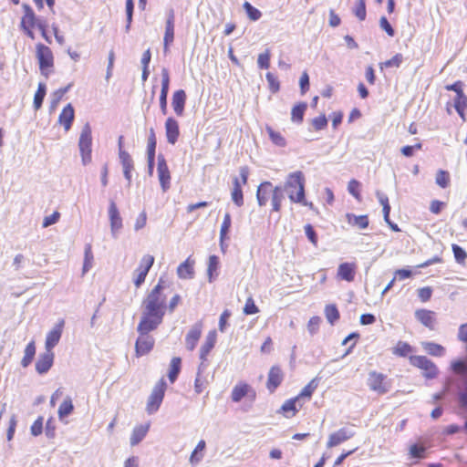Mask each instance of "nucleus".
<instances>
[{
	"label": "nucleus",
	"mask_w": 467,
	"mask_h": 467,
	"mask_svg": "<svg viewBox=\"0 0 467 467\" xmlns=\"http://www.w3.org/2000/svg\"><path fill=\"white\" fill-rule=\"evenodd\" d=\"M348 190L349 193L355 197L358 201L361 200L360 194V182L355 179L349 181L348 184Z\"/></svg>",
	"instance_id": "58"
},
{
	"label": "nucleus",
	"mask_w": 467,
	"mask_h": 467,
	"mask_svg": "<svg viewBox=\"0 0 467 467\" xmlns=\"http://www.w3.org/2000/svg\"><path fill=\"white\" fill-rule=\"evenodd\" d=\"M217 341V333L216 331L211 330L208 332L205 337L204 343L202 345L200 349V358L202 362L207 361V358L210 354V352L214 348Z\"/></svg>",
	"instance_id": "25"
},
{
	"label": "nucleus",
	"mask_w": 467,
	"mask_h": 467,
	"mask_svg": "<svg viewBox=\"0 0 467 467\" xmlns=\"http://www.w3.org/2000/svg\"><path fill=\"white\" fill-rule=\"evenodd\" d=\"M202 331V325L201 323L195 324L187 333L185 337V345L188 350L192 351L201 338Z\"/></svg>",
	"instance_id": "27"
},
{
	"label": "nucleus",
	"mask_w": 467,
	"mask_h": 467,
	"mask_svg": "<svg viewBox=\"0 0 467 467\" xmlns=\"http://www.w3.org/2000/svg\"><path fill=\"white\" fill-rule=\"evenodd\" d=\"M315 130L318 131L324 130L327 126V119L324 114L314 118L311 121Z\"/></svg>",
	"instance_id": "63"
},
{
	"label": "nucleus",
	"mask_w": 467,
	"mask_h": 467,
	"mask_svg": "<svg viewBox=\"0 0 467 467\" xmlns=\"http://www.w3.org/2000/svg\"><path fill=\"white\" fill-rule=\"evenodd\" d=\"M36 351V348L35 340H31L27 343L24 350V357L21 359V365L23 368H27L32 363Z\"/></svg>",
	"instance_id": "36"
},
{
	"label": "nucleus",
	"mask_w": 467,
	"mask_h": 467,
	"mask_svg": "<svg viewBox=\"0 0 467 467\" xmlns=\"http://www.w3.org/2000/svg\"><path fill=\"white\" fill-rule=\"evenodd\" d=\"M65 326L64 319H60L55 327L47 333L45 341V349L47 351H53V348L58 344L63 328Z\"/></svg>",
	"instance_id": "15"
},
{
	"label": "nucleus",
	"mask_w": 467,
	"mask_h": 467,
	"mask_svg": "<svg viewBox=\"0 0 467 467\" xmlns=\"http://www.w3.org/2000/svg\"><path fill=\"white\" fill-rule=\"evenodd\" d=\"M74 410V406L72 403V400L69 397H67L63 402L60 404L58 408V417L60 419L68 416L70 413H72Z\"/></svg>",
	"instance_id": "47"
},
{
	"label": "nucleus",
	"mask_w": 467,
	"mask_h": 467,
	"mask_svg": "<svg viewBox=\"0 0 467 467\" xmlns=\"http://www.w3.org/2000/svg\"><path fill=\"white\" fill-rule=\"evenodd\" d=\"M445 89L456 93V96L453 99V106L456 111H461V109H467V96L463 92L462 81L457 80L452 84L446 85Z\"/></svg>",
	"instance_id": "12"
},
{
	"label": "nucleus",
	"mask_w": 467,
	"mask_h": 467,
	"mask_svg": "<svg viewBox=\"0 0 467 467\" xmlns=\"http://www.w3.org/2000/svg\"><path fill=\"white\" fill-rule=\"evenodd\" d=\"M268 88L272 93H276L280 89V82L278 78L271 72H267L265 75Z\"/></svg>",
	"instance_id": "60"
},
{
	"label": "nucleus",
	"mask_w": 467,
	"mask_h": 467,
	"mask_svg": "<svg viewBox=\"0 0 467 467\" xmlns=\"http://www.w3.org/2000/svg\"><path fill=\"white\" fill-rule=\"evenodd\" d=\"M245 397L254 401L256 399V391L250 384L240 381L233 388L231 399L234 402H239Z\"/></svg>",
	"instance_id": "11"
},
{
	"label": "nucleus",
	"mask_w": 467,
	"mask_h": 467,
	"mask_svg": "<svg viewBox=\"0 0 467 467\" xmlns=\"http://www.w3.org/2000/svg\"><path fill=\"white\" fill-rule=\"evenodd\" d=\"M163 281L160 280L142 302V306L148 310L164 317L167 308L166 296L163 293Z\"/></svg>",
	"instance_id": "2"
},
{
	"label": "nucleus",
	"mask_w": 467,
	"mask_h": 467,
	"mask_svg": "<svg viewBox=\"0 0 467 467\" xmlns=\"http://www.w3.org/2000/svg\"><path fill=\"white\" fill-rule=\"evenodd\" d=\"M403 61V56L401 54H396L390 59L379 63L380 69L384 67H399Z\"/></svg>",
	"instance_id": "53"
},
{
	"label": "nucleus",
	"mask_w": 467,
	"mask_h": 467,
	"mask_svg": "<svg viewBox=\"0 0 467 467\" xmlns=\"http://www.w3.org/2000/svg\"><path fill=\"white\" fill-rule=\"evenodd\" d=\"M74 119L75 110L73 106L69 103L62 109L57 121L61 126H63L65 131L67 132L71 129Z\"/></svg>",
	"instance_id": "26"
},
{
	"label": "nucleus",
	"mask_w": 467,
	"mask_h": 467,
	"mask_svg": "<svg viewBox=\"0 0 467 467\" xmlns=\"http://www.w3.org/2000/svg\"><path fill=\"white\" fill-rule=\"evenodd\" d=\"M318 386V379L317 378H315L313 379H311L303 389L302 390L298 393L297 396H296V398H298V400L301 401V402H304V400H309L313 395V393L315 392V390L317 389Z\"/></svg>",
	"instance_id": "35"
},
{
	"label": "nucleus",
	"mask_w": 467,
	"mask_h": 467,
	"mask_svg": "<svg viewBox=\"0 0 467 467\" xmlns=\"http://www.w3.org/2000/svg\"><path fill=\"white\" fill-rule=\"evenodd\" d=\"M232 316V312L229 309H224L220 316L218 328L221 332H224L229 326V319Z\"/></svg>",
	"instance_id": "62"
},
{
	"label": "nucleus",
	"mask_w": 467,
	"mask_h": 467,
	"mask_svg": "<svg viewBox=\"0 0 467 467\" xmlns=\"http://www.w3.org/2000/svg\"><path fill=\"white\" fill-rule=\"evenodd\" d=\"M206 443L203 440H201L196 445L194 451L192 452L190 461L192 463H196L202 458V451H204Z\"/></svg>",
	"instance_id": "52"
},
{
	"label": "nucleus",
	"mask_w": 467,
	"mask_h": 467,
	"mask_svg": "<svg viewBox=\"0 0 467 467\" xmlns=\"http://www.w3.org/2000/svg\"><path fill=\"white\" fill-rule=\"evenodd\" d=\"M166 388L167 386L163 379H161L154 386L146 405V410L149 414L154 413L159 410L163 400Z\"/></svg>",
	"instance_id": "7"
},
{
	"label": "nucleus",
	"mask_w": 467,
	"mask_h": 467,
	"mask_svg": "<svg viewBox=\"0 0 467 467\" xmlns=\"http://www.w3.org/2000/svg\"><path fill=\"white\" fill-rule=\"evenodd\" d=\"M306 109L307 104L306 102H299L295 105L291 110V120L295 123H301Z\"/></svg>",
	"instance_id": "40"
},
{
	"label": "nucleus",
	"mask_w": 467,
	"mask_h": 467,
	"mask_svg": "<svg viewBox=\"0 0 467 467\" xmlns=\"http://www.w3.org/2000/svg\"><path fill=\"white\" fill-rule=\"evenodd\" d=\"M154 264V256L151 254H145L140 262V265L136 268L135 272L148 275L150 269Z\"/></svg>",
	"instance_id": "42"
},
{
	"label": "nucleus",
	"mask_w": 467,
	"mask_h": 467,
	"mask_svg": "<svg viewBox=\"0 0 467 467\" xmlns=\"http://www.w3.org/2000/svg\"><path fill=\"white\" fill-rule=\"evenodd\" d=\"M122 139V137H119V158L123 168L124 177L130 182L131 181V171L134 168V165L131 156L129 154V152L123 150Z\"/></svg>",
	"instance_id": "17"
},
{
	"label": "nucleus",
	"mask_w": 467,
	"mask_h": 467,
	"mask_svg": "<svg viewBox=\"0 0 467 467\" xmlns=\"http://www.w3.org/2000/svg\"><path fill=\"white\" fill-rule=\"evenodd\" d=\"M91 146H92V136L91 127L88 123H86L81 130L78 147L82 158V162L88 164L91 161Z\"/></svg>",
	"instance_id": "6"
},
{
	"label": "nucleus",
	"mask_w": 467,
	"mask_h": 467,
	"mask_svg": "<svg viewBox=\"0 0 467 467\" xmlns=\"http://www.w3.org/2000/svg\"><path fill=\"white\" fill-rule=\"evenodd\" d=\"M247 16L252 21H257L262 16V13L256 7L253 6L249 2L245 1L243 5Z\"/></svg>",
	"instance_id": "50"
},
{
	"label": "nucleus",
	"mask_w": 467,
	"mask_h": 467,
	"mask_svg": "<svg viewBox=\"0 0 467 467\" xmlns=\"http://www.w3.org/2000/svg\"><path fill=\"white\" fill-rule=\"evenodd\" d=\"M353 13L359 21H364L366 19L367 10L365 0H357Z\"/></svg>",
	"instance_id": "51"
},
{
	"label": "nucleus",
	"mask_w": 467,
	"mask_h": 467,
	"mask_svg": "<svg viewBox=\"0 0 467 467\" xmlns=\"http://www.w3.org/2000/svg\"><path fill=\"white\" fill-rule=\"evenodd\" d=\"M109 217L111 232L113 234H115L122 228V219L114 202H110L109 203Z\"/></svg>",
	"instance_id": "28"
},
{
	"label": "nucleus",
	"mask_w": 467,
	"mask_h": 467,
	"mask_svg": "<svg viewBox=\"0 0 467 467\" xmlns=\"http://www.w3.org/2000/svg\"><path fill=\"white\" fill-rule=\"evenodd\" d=\"M285 374L280 366H272L268 371L266 389L270 393H274L284 381Z\"/></svg>",
	"instance_id": "13"
},
{
	"label": "nucleus",
	"mask_w": 467,
	"mask_h": 467,
	"mask_svg": "<svg viewBox=\"0 0 467 467\" xmlns=\"http://www.w3.org/2000/svg\"><path fill=\"white\" fill-rule=\"evenodd\" d=\"M346 218L348 224L357 226L359 229L368 228L369 223L368 215H355L353 213H347Z\"/></svg>",
	"instance_id": "37"
},
{
	"label": "nucleus",
	"mask_w": 467,
	"mask_h": 467,
	"mask_svg": "<svg viewBox=\"0 0 467 467\" xmlns=\"http://www.w3.org/2000/svg\"><path fill=\"white\" fill-rule=\"evenodd\" d=\"M270 199L273 211L276 213L280 212L282 207V201L284 199L283 189L281 186L273 187Z\"/></svg>",
	"instance_id": "38"
},
{
	"label": "nucleus",
	"mask_w": 467,
	"mask_h": 467,
	"mask_svg": "<svg viewBox=\"0 0 467 467\" xmlns=\"http://www.w3.org/2000/svg\"><path fill=\"white\" fill-rule=\"evenodd\" d=\"M416 319L430 330H434L437 324V314L429 309L420 308L415 311Z\"/></svg>",
	"instance_id": "19"
},
{
	"label": "nucleus",
	"mask_w": 467,
	"mask_h": 467,
	"mask_svg": "<svg viewBox=\"0 0 467 467\" xmlns=\"http://www.w3.org/2000/svg\"><path fill=\"white\" fill-rule=\"evenodd\" d=\"M304 406V402H301L298 398L294 397L286 400L280 407L278 412L285 418H293L296 415L300 409Z\"/></svg>",
	"instance_id": "20"
},
{
	"label": "nucleus",
	"mask_w": 467,
	"mask_h": 467,
	"mask_svg": "<svg viewBox=\"0 0 467 467\" xmlns=\"http://www.w3.org/2000/svg\"><path fill=\"white\" fill-rule=\"evenodd\" d=\"M367 386L370 391L381 396L390 390L392 382L386 374L371 370L368 374Z\"/></svg>",
	"instance_id": "4"
},
{
	"label": "nucleus",
	"mask_w": 467,
	"mask_h": 467,
	"mask_svg": "<svg viewBox=\"0 0 467 467\" xmlns=\"http://www.w3.org/2000/svg\"><path fill=\"white\" fill-rule=\"evenodd\" d=\"M182 368V359L179 357H174L171 360L170 369L168 373V378L170 382L172 384L178 378L179 373Z\"/></svg>",
	"instance_id": "41"
},
{
	"label": "nucleus",
	"mask_w": 467,
	"mask_h": 467,
	"mask_svg": "<svg viewBox=\"0 0 467 467\" xmlns=\"http://www.w3.org/2000/svg\"><path fill=\"white\" fill-rule=\"evenodd\" d=\"M94 256L90 244H86L84 252L83 274L87 273L93 264Z\"/></svg>",
	"instance_id": "48"
},
{
	"label": "nucleus",
	"mask_w": 467,
	"mask_h": 467,
	"mask_svg": "<svg viewBox=\"0 0 467 467\" xmlns=\"http://www.w3.org/2000/svg\"><path fill=\"white\" fill-rule=\"evenodd\" d=\"M194 261L188 257L184 262L179 265L177 268V275L182 279H190L193 277L194 269H193Z\"/></svg>",
	"instance_id": "34"
},
{
	"label": "nucleus",
	"mask_w": 467,
	"mask_h": 467,
	"mask_svg": "<svg viewBox=\"0 0 467 467\" xmlns=\"http://www.w3.org/2000/svg\"><path fill=\"white\" fill-rule=\"evenodd\" d=\"M271 51L265 49L264 53L258 55L257 64L261 69H267L270 67Z\"/></svg>",
	"instance_id": "57"
},
{
	"label": "nucleus",
	"mask_w": 467,
	"mask_h": 467,
	"mask_svg": "<svg viewBox=\"0 0 467 467\" xmlns=\"http://www.w3.org/2000/svg\"><path fill=\"white\" fill-rule=\"evenodd\" d=\"M140 336L135 343V352L137 357L144 356L150 352L154 346V339L149 335L150 332H139Z\"/></svg>",
	"instance_id": "14"
},
{
	"label": "nucleus",
	"mask_w": 467,
	"mask_h": 467,
	"mask_svg": "<svg viewBox=\"0 0 467 467\" xmlns=\"http://www.w3.org/2000/svg\"><path fill=\"white\" fill-rule=\"evenodd\" d=\"M325 316L331 325H334V323L340 317L339 311L335 304H329L326 306Z\"/></svg>",
	"instance_id": "45"
},
{
	"label": "nucleus",
	"mask_w": 467,
	"mask_h": 467,
	"mask_svg": "<svg viewBox=\"0 0 467 467\" xmlns=\"http://www.w3.org/2000/svg\"><path fill=\"white\" fill-rule=\"evenodd\" d=\"M451 368L454 373L463 375L467 372V364L463 360H455L451 363Z\"/></svg>",
	"instance_id": "64"
},
{
	"label": "nucleus",
	"mask_w": 467,
	"mask_h": 467,
	"mask_svg": "<svg viewBox=\"0 0 467 467\" xmlns=\"http://www.w3.org/2000/svg\"><path fill=\"white\" fill-rule=\"evenodd\" d=\"M163 320V317L143 307L140 321L138 325V332H151L155 330Z\"/></svg>",
	"instance_id": "9"
},
{
	"label": "nucleus",
	"mask_w": 467,
	"mask_h": 467,
	"mask_svg": "<svg viewBox=\"0 0 467 467\" xmlns=\"http://www.w3.org/2000/svg\"><path fill=\"white\" fill-rule=\"evenodd\" d=\"M422 348L428 354L434 357H441L445 353V348L434 342H422Z\"/></svg>",
	"instance_id": "43"
},
{
	"label": "nucleus",
	"mask_w": 467,
	"mask_h": 467,
	"mask_svg": "<svg viewBox=\"0 0 467 467\" xmlns=\"http://www.w3.org/2000/svg\"><path fill=\"white\" fill-rule=\"evenodd\" d=\"M47 92L46 85L44 83H39L37 86V89L34 96V108L36 110L39 109L42 106L43 100L45 99Z\"/></svg>",
	"instance_id": "46"
},
{
	"label": "nucleus",
	"mask_w": 467,
	"mask_h": 467,
	"mask_svg": "<svg viewBox=\"0 0 467 467\" xmlns=\"http://www.w3.org/2000/svg\"><path fill=\"white\" fill-rule=\"evenodd\" d=\"M55 354L53 351L46 350L44 353L40 354L36 361L35 368L36 371L44 375L47 374L54 364Z\"/></svg>",
	"instance_id": "18"
},
{
	"label": "nucleus",
	"mask_w": 467,
	"mask_h": 467,
	"mask_svg": "<svg viewBox=\"0 0 467 467\" xmlns=\"http://www.w3.org/2000/svg\"><path fill=\"white\" fill-rule=\"evenodd\" d=\"M451 249L456 262L461 265H464L465 260L467 258V253L456 244H453L451 245Z\"/></svg>",
	"instance_id": "59"
},
{
	"label": "nucleus",
	"mask_w": 467,
	"mask_h": 467,
	"mask_svg": "<svg viewBox=\"0 0 467 467\" xmlns=\"http://www.w3.org/2000/svg\"><path fill=\"white\" fill-rule=\"evenodd\" d=\"M305 185V176L302 171H297L288 175L285 183V190L292 202L313 208V203L308 202L306 199Z\"/></svg>",
	"instance_id": "1"
},
{
	"label": "nucleus",
	"mask_w": 467,
	"mask_h": 467,
	"mask_svg": "<svg viewBox=\"0 0 467 467\" xmlns=\"http://www.w3.org/2000/svg\"><path fill=\"white\" fill-rule=\"evenodd\" d=\"M165 134L167 141L174 145L180 137L179 122L172 117H169L165 121Z\"/></svg>",
	"instance_id": "22"
},
{
	"label": "nucleus",
	"mask_w": 467,
	"mask_h": 467,
	"mask_svg": "<svg viewBox=\"0 0 467 467\" xmlns=\"http://www.w3.org/2000/svg\"><path fill=\"white\" fill-rule=\"evenodd\" d=\"M240 178L234 177L233 179V189L231 192V197L234 204L238 207L244 205V193L242 186L246 185L249 177V168L243 166L240 168Z\"/></svg>",
	"instance_id": "5"
},
{
	"label": "nucleus",
	"mask_w": 467,
	"mask_h": 467,
	"mask_svg": "<svg viewBox=\"0 0 467 467\" xmlns=\"http://www.w3.org/2000/svg\"><path fill=\"white\" fill-rule=\"evenodd\" d=\"M150 427V422L148 421L144 424H140L134 427L130 435V445L135 446L139 444L147 435Z\"/></svg>",
	"instance_id": "32"
},
{
	"label": "nucleus",
	"mask_w": 467,
	"mask_h": 467,
	"mask_svg": "<svg viewBox=\"0 0 467 467\" xmlns=\"http://www.w3.org/2000/svg\"><path fill=\"white\" fill-rule=\"evenodd\" d=\"M36 58L40 73L48 78L55 67V57L51 48L42 43L36 45Z\"/></svg>",
	"instance_id": "3"
},
{
	"label": "nucleus",
	"mask_w": 467,
	"mask_h": 467,
	"mask_svg": "<svg viewBox=\"0 0 467 467\" xmlns=\"http://www.w3.org/2000/svg\"><path fill=\"white\" fill-rule=\"evenodd\" d=\"M413 351V348L405 341H398L392 348L393 355L401 358H410V354Z\"/></svg>",
	"instance_id": "39"
},
{
	"label": "nucleus",
	"mask_w": 467,
	"mask_h": 467,
	"mask_svg": "<svg viewBox=\"0 0 467 467\" xmlns=\"http://www.w3.org/2000/svg\"><path fill=\"white\" fill-rule=\"evenodd\" d=\"M265 130L268 133V136H269L271 141L275 145H276L278 147H285L286 145L285 139L283 137V135L279 131H275L270 126H266Z\"/></svg>",
	"instance_id": "44"
},
{
	"label": "nucleus",
	"mask_w": 467,
	"mask_h": 467,
	"mask_svg": "<svg viewBox=\"0 0 467 467\" xmlns=\"http://www.w3.org/2000/svg\"><path fill=\"white\" fill-rule=\"evenodd\" d=\"M157 171L162 191H168L171 187V172L163 155L158 157Z\"/></svg>",
	"instance_id": "16"
},
{
	"label": "nucleus",
	"mask_w": 467,
	"mask_h": 467,
	"mask_svg": "<svg viewBox=\"0 0 467 467\" xmlns=\"http://www.w3.org/2000/svg\"><path fill=\"white\" fill-rule=\"evenodd\" d=\"M451 178L447 171L440 170L436 174V183L441 188H447L450 185Z\"/></svg>",
	"instance_id": "55"
},
{
	"label": "nucleus",
	"mask_w": 467,
	"mask_h": 467,
	"mask_svg": "<svg viewBox=\"0 0 467 467\" xmlns=\"http://www.w3.org/2000/svg\"><path fill=\"white\" fill-rule=\"evenodd\" d=\"M24 15L21 17L20 27L24 33L30 38L35 39L34 29L39 24L33 9L26 4L22 5Z\"/></svg>",
	"instance_id": "10"
},
{
	"label": "nucleus",
	"mask_w": 467,
	"mask_h": 467,
	"mask_svg": "<svg viewBox=\"0 0 467 467\" xmlns=\"http://www.w3.org/2000/svg\"><path fill=\"white\" fill-rule=\"evenodd\" d=\"M354 436V433L345 428L339 429L338 431L331 433L328 436L327 441V448H333L336 447L350 438Z\"/></svg>",
	"instance_id": "24"
},
{
	"label": "nucleus",
	"mask_w": 467,
	"mask_h": 467,
	"mask_svg": "<svg viewBox=\"0 0 467 467\" xmlns=\"http://www.w3.org/2000/svg\"><path fill=\"white\" fill-rule=\"evenodd\" d=\"M410 365L422 370L423 376L427 379H434L437 377L439 370L433 361L425 356H410Z\"/></svg>",
	"instance_id": "8"
},
{
	"label": "nucleus",
	"mask_w": 467,
	"mask_h": 467,
	"mask_svg": "<svg viewBox=\"0 0 467 467\" xmlns=\"http://www.w3.org/2000/svg\"><path fill=\"white\" fill-rule=\"evenodd\" d=\"M231 224H232L231 215H230V213H226L223 216V220L221 229H220L221 243H223L224 241V239L227 238V234L231 228Z\"/></svg>",
	"instance_id": "49"
},
{
	"label": "nucleus",
	"mask_w": 467,
	"mask_h": 467,
	"mask_svg": "<svg viewBox=\"0 0 467 467\" xmlns=\"http://www.w3.org/2000/svg\"><path fill=\"white\" fill-rule=\"evenodd\" d=\"M187 100L186 92L183 89H178L173 92L171 97V106L174 113L178 117H182L185 111V105Z\"/></svg>",
	"instance_id": "23"
},
{
	"label": "nucleus",
	"mask_w": 467,
	"mask_h": 467,
	"mask_svg": "<svg viewBox=\"0 0 467 467\" xmlns=\"http://www.w3.org/2000/svg\"><path fill=\"white\" fill-rule=\"evenodd\" d=\"M356 268L354 263H343L338 266L337 276L342 280L352 282L355 278Z\"/></svg>",
	"instance_id": "33"
},
{
	"label": "nucleus",
	"mask_w": 467,
	"mask_h": 467,
	"mask_svg": "<svg viewBox=\"0 0 467 467\" xmlns=\"http://www.w3.org/2000/svg\"><path fill=\"white\" fill-rule=\"evenodd\" d=\"M219 267V258L216 255H210L208 261V269L207 273L209 275V280L212 281L214 275H217V270Z\"/></svg>",
	"instance_id": "54"
},
{
	"label": "nucleus",
	"mask_w": 467,
	"mask_h": 467,
	"mask_svg": "<svg viewBox=\"0 0 467 467\" xmlns=\"http://www.w3.org/2000/svg\"><path fill=\"white\" fill-rule=\"evenodd\" d=\"M426 448L423 445L412 444L410 447V455L412 458L424 459L426 457Z\"/></svg>",
	"instance_id": "61"
},
{
	"label": "nucleus",
	"mask_w": 467,
	"mask_h": 467,
	"mask_svg": "<svg viewBox=\"0 0 467 467\" xmlns=\"http://www.w3.org/2000/svg\"><path fill=\"white\" fill-rule=\"evenodd\" d=\"M174 14L173 11H171L166 21L163 37V49L165 53L169 51V46L172 44L174 40Z\"/></svg>",
	"instance_id": "31"
},
{
	"label": "nucleus",
	"mask_w": 467,
	"mask_h": 467,
	"mask_svg": "<svg viewBox=\"0 0 467 467\" xmlns=\"http://www.w3.org/2000/svg\"><path fill=\"white\" fill-rule=\"evenodd\" d=\"M156 136L153 129L150 130V134L148 137V144H147V159H148V168L150 173L152 172L154 163H155V151H156Z\"/></svg>",
	"instance_id": "29"
},
{
	"label": "nucleus",
	"mask_w": 467,
	"mask_h": 467,
	"mask_svg": "<svg viewBox=\"0 0 467 467\" xmlns=\"http://www.w3.org/2000/svg\"><path fill=\"white\" fill-rule=\"evenodd\" d=\"M170 88V74L168 69L161 71V89L160 94V108L163 115L167 114V97Z\"/></svg>",
	"instance_id": "21"
},
{
	"label": "nucleus",
	"mask_w": 467,
	"mask_h": 467,
	"mask_svg": "<svg viewBox=\"0 0 467 467\" xmlns=\"http://www.w3.org/2000/svg\"><path fill=\"white\" fill-rule=\"evenodd\" d=\"M272 182L265 181L260 183L256 191V199L259 206H265L271 198V192H273Z\"/></svg>",
	"instance_id": "30"
},
{
	"label": "nucleus",
	"mask_w": 467,
	"mask_h": 467,
	"mask_svg": "<svg viewBox=\"0 0 467 467\" xmlns=\"http://www.w3.org/2000/svg\"><path fill=\"white\" fill-rule=\"evenodd\" d=\"M259 307L255 305V302L252 296L246 298L243 313L246 316L254 315L259 313Z\"/></svg>",
	"instance_id": "56"
}]
</instances>
